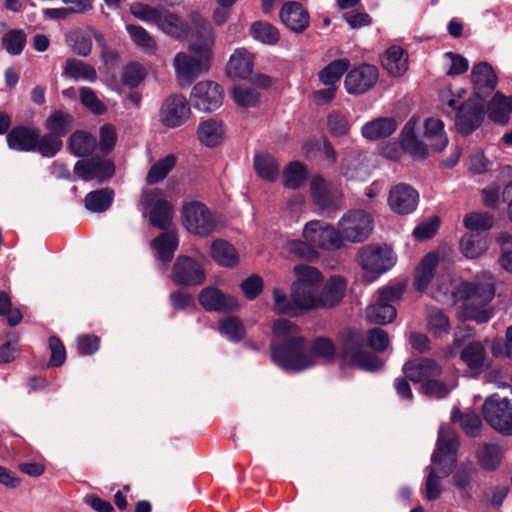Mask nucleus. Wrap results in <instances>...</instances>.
Wrapping results in <instances>:
<instances>
[{
    "label": "nucleus",
    "instance_id": "nucleus-21",
    "mask_svg": "<svg viewBox=\"0 0 512 512\" xmlns=\"http://www.w3.org/2000/svg\"><path fill=\"white\" fill-rule=\"evenodd\" d=\"M198 298L200 304L210 311L228 312L239 308L237 298L225 295L215 287H206Z\"/></svg>",
    "mask_w": 512,
    "mask_h": 512
},
{
    "label": "nucleus",
    "instance_id": "nucleus-20",
    "mask_svg": "<svg viewBox=\"0 0 512 512\" xmlns=\"http://www.w3.org/2000/svg\"><path fill=\"white\" fill-rule=\"evenodd\" d=\"M143 205L149 209V219L153 226L159 229H167L171 222L172 209L170 204L156 193H145L142 197Z\"/></svg>",
    "mask_w": 512,
    "mask_h": 512
},
{
    "label": "nucleus",
    "instance_id": "nucleus-3",
    "mask_svg": "<svg viewBox=\"0 0 512 512\" xmlns=\"http://www.w3.org/2000/svg\"><path fill=\"white\" fill-rule=\"evenodd\" d=\"M296 280L291 285V299L297 311L321 309L320 289L323 286V276L315 267L298 264L293 268Z\"/></svg>",
    "mask_w": 512,
    "mask_h": 512
},
{
    "label": "nucleus",
    "instance_id": "nucleus-18",
    "mask_svg": "<svg viewBox=\"0 0 512 512\" xmlns=\"http://www.w3.org/2000/svg\"><path fill=\"white\" fill-rule=\"evenodd\" d=\"M482 120V103L477 99H469L458 107L455 125L461 133L469 134L481 124Z\"/></svg>",
    "mask_w": 512,
    "mask_h": 512
},
{
    "label": "nucleus",
    "instance_id": "nucleus-47",
    "mask_svg": "<svg viewBox=\"0 0 512 512\" xmlns=\"http://www.w3.org/2000/svg\"><path fill=\"white\" fill-rule=\"evenodd\" d=\"M113 197V191L108 188L92 191L85 197V207L91 212H104L111 206Z\"/></svg>",
    "mask_w": 512,
    "mask_h": 512
},
{
    "label": "nucleus",
    "instance_id": "nucleus-53",
    "mask_svg": "<svg viewBox=\"0 0 512 512\" xmlns=\"http://www.w3.org/2000/svg\"><path fill=\"white\" fill-rule=\"evenodd\" d=\"M172 279L179 286L189 285L192 280V259L179 256L173 265Z\"/></svg>",
    "mask_w": 512,
    "mask_h": 512
},
{
    "label": "nucleus",
    "instance_id": "nucleus-55",
    "mask_svg": "<svg viewBox=\"0 0 512 512\" xmlns=\"http://www.w3.org/2000/svg\"><path fill=\"white\" fill-rule=\"evenodd\" d=\"M175 163L176 158L174 155H167L166 157L157 161L154 165H152L148 172L147 182L149 184H156L163 180L175 166Z\"/></svg>",
    "mask_w": 512,
    "mask_h": 512
},
{
    "label": "nucleus",
    "instance_id": "nucleus-46",
    "mask_svg": "<svg viewBox=\"0 0 512 512\" xmlns=\"http://www.w3.org/2000/svg\"><path fill=\"white\" fill-rule=\"evenodd\" d=\"M72 115L63 111H54L45 121V128L61 139L72 127Z\"/></svg>",
    "mask_w": 512,
    "mask_h": 512
},
{
    "label": "nucleus",
    "instance_id": "nucleus-30",
    "mask_svg": "<svg viewBox=\"0 0 512 512\" xmlns=\"http://www.w3.org/2000/svg\"><path fill=\"white\" fill-rule=\"evenodd\" d=\"M397 129L396 121L391 117H380L365 123L361 128L362 136L369 141L389 137Z\"/></svg>",
    "mask_w": 512,
    "mask_h": 512
},
{
    "label": "nucleus",
    "instance_id": "nucleus-7",
    "mask_svg": "<svg viewBox=\"0 0 512 512\" xmlns=\"http://www.w3.org/2000/svg\"><path fill=\"white\" fill-rule=\"evenodd\" d=\"M214 40L211 24L202 18L194 17V75L209 70Z\"/></svg>",
    "mask_w": 512,
    "mask_h": 512
},
{
    "label": "nucleus",
    "instance_id": "nucleus-36",
    "mask_svg": "<svg viewBox=\"0 0 512 512\" xmlns=\"http://www.w3.org/2000/svg\"><path fill=\"white\" fill-rule=\"evenodd\" d=\"M382 66L391 76H402L408 69V55L403 48L392 46L385 52Z\"/></svg>",
    "mask_w": 512,
    "mask_h": 512
},
{
    "label": "nucleus",
    "instance_id": "nucleus-15",
    "mask_svg": "<svg viewBox=\"0 0 512 512\" xmlns=\"http://www.w3.org/2000/svg\"><path fill=\"white\" fill-rule=\"evenodd\" d=\"M74 172L84 181L98 180L102 182L113 176L114 164L102 157L79 160L74 166Z\"/></svg>",
    "mask_w": 512,
    "mask_h": 512
},
{
    "label": "nucleus",
    "instance_id": "nucleus-60",
    "mask_svg": "<svg viewBox=\"0 0 512 512\" xmlns=\"http://www.w3.org/2000/svg\"><path fill=\"white\" fill-rule=\"evenodd\" d=\"M26 42V36L22 31L11 30L3 37V47L9 54L18 55L22 52Z\"/></svg>",
    "mask_w": 512,
    "mask_h": 512
},
{
    "label": "nucleus",
    "instance_id": "nucleus-34",
    "mask_svg": "<svg viewBox=\"0 0 512 512\" xmlns=\"http://www.w3.org/2000/svg\"><path fill=\"white\" fill-rule=\"evenodd\" d=\"M346 281L339 275L330 277L323 289H320V306L322 308H331L337 305L342 299L346 290Z\"/></svg>",
    "mask_w": 512,
    "mask_h": 512
},
{
    "label": "nucleus",
    "instance_id": "nucleus-37",
    "mask_svg": "<svg viewBox=\"0 0 512 512\" xmlns=\"http://www.w3.org/2000/svg\"><path fill=\"white\" fill-rule=\"evenodd\" d=\"M210 255L220 266L232 268L239 263V255L229 242L223 239H216L211 243Z\"/></svg>",
    "mask_w": 512,
    "mask_h": 512
},
{
    "label": "nucleus",
    "instance_id": "nucleus-40",
    "mask_svg": "<svg viewBox=\"0 0 512 512\" xmlns=\"http://www.w3.org/2000/svg\"><path fill=\"white\" fill-rule=\"evenodd\" d=\"M63 76L75 81L82 80L91 83L97 80L96 69L92 65L75 58L66 60Z\"/></svg>",
    "mask_w": 512,
    "mask_h": 512
},
{
    "label": "nucleus",
    "instance_id": "nucleus-4",
    "mask_svg": "<svg viewBox=\"0 0 512 512\" xmlns=\"http://www.w3.org/2000/svg\"><path fill=\"white\" fill-rule=\"evenodd\" d=\"M305 348V338L290 320L278 319L273 324L271 354L273 361L284 370L287 361H293Z\"/></svg>",
    "mask_w": 512,
    "mask_h": 512
},
{
    "label": "nucleus",
    "instance_id": "nucleus-11",
    "mask_svg": "<svg viewBox=\"0 0 512 512\" xmlns=\"http://www.w3.org/2000/svg\"><path fill=\"white\" fill-rule=\"evenodd\" d=\"M302 237L310 243L314 250L316 248L334 250L341 247L337 230L333 226L318 220H312L305 224Z\"/></svg>",
    "mask_w": 512,
    "mask_h": 512
},
{
    "label": "nucleus",
    "instance_id": "nucleus-64",
    "mask_svg": "<svg viewBox=\"0 0 512 512\" xmlns=\"http://www.w3.org/2000/svg\"><path fill=\"white\" fill-rule=\"evenodd\" d=\"M430 330L437 336L447 334L450 324L447 316L439 309H431L428 316Z\"/></svg>",
    "mask_w": 512,
    "mask_h": 512
},
{
    "label": "nucleus",
    "instance_id": "nucleus-16",
    "mask_svg": "<svg viewBox=\"0 0 512 512\" xmlns=\"http://www.w3.org/2000/svg\"><path fill=\"white\" fill-rule=\"evenodd\" d=\"M420 127V119L412 117L401 132V147L413 159L424 160L428 156V143L419 139L417 129Z\"/></svg>",
    "mask_w": 512,
    "mask_h": 512
},
{
    "label": "nucleus",
    "instance_id": "nucleus-45",
    "mask_svg": "<svg viewBox=\"0 0 512 512\" xmlns=\"http://www.w3.org/2000/svg\"><path fill=\"white\" fill-rule=\"evenodd\" d=\"M512 105L504 95L496 93L488 105V116L494 122L505 124L508 122Z\"/></svg>",
    "mask_w": 512,
    "mask_h": 512
},
{
    "label": "nucleus",
    "instance_id": "nucleus-25",
    "mask_svg": "<svg viewBox=\"0 0 512 512\" xmlns=\"http://www.w3.org/2000/svg\"><path fill=\"white\" fill-rule=\"evenodd\" d=\"M461 361L471 376L479 375L485 367L486 351L479 341L468 343L460 353Z\"/></svg>",
    "mask_w": 512,
    "mask_h": 512
},
{
    "label": "nucleus",
    "instance_id": "nucleus-38",
    "mask_svg": "<svg viewBox=\"0 0 512 512\" xmlns=\"http://www.w3.org/2000/svg\"><path fill=\"white\" fill-rule=\"evenodd\" d=\"M178 244V238L173 231L164 232L150 242L157 259L164 264L171 261Z\"/></svg>",
    "mask_w": 512,
    "mask_h": 512
},
{
    "label": "nucleus",
    "instance_id": "nucleus-48",
    "mask_svg": "<svg viewBox=\"0 0 512 512\" xmlns=\"http://www.w3.org/2000/svg\"><path fill=\"white\" fill-rule=\"evenodd\" d=\"M96 146V139L84 131H76L69 138L70 151L78 157L90 154Z\"/></svg>",
    "mask_w": 512,
    "mask_h": 512
},
{
    "label": "nucleus",
    "instance_id": "nucleus-42",
    "mask_svg": "<svg viewBox=\"0 0 512 512\" xmlns=\"http://www.w3.org/2000/svg\"><path fill=\"white\" fill-rule=\"evenodd\" d=\"M489 247V241L486 237L478 234H466L460 242V249L463 255L470 259L482 256Z\"/></svg>",
    "mask_w": 512,
    "mask_h": 512
},
{
    "label": "nucleus",
    "instance_id": "nucleus-56",
    "mask_svg": "<svg viewBox=\"0 0 512 512\" xmlns=\"http://www.w3.org/2000/svg\"><path fill=\"white\" fill-rule=\"evenodd\" d=\"M463 224L471 232H481L492 228L493 219L487 213L473 212L464 216Z\"/></svg>",
    "mask_w": 512,
    "mask_h": 512
},
{
    "label": "nucleus",
    "instance_id": "nucleus-43",
    "mask_svg": "<svg viewBox=\"0 0 512 512\" xmlns=\"http://www.w3.org/2000/svg\"><path fill=\"white\" fill-rule=\"evenodd\" d=\"M478 464L485 470L496 469L502 460V452L498 445L485 443L476 450Z\"/></svg>",
    "mask_w": 512,
    "mask_h": 512
},
{
    "label": "nucleus",
    "instance_id": "nucleus-9",
    "mask_svg": "<svg viewBox=\"0 0 512 512\" xmlns=\"http://www.w3.org/2000/svg\"><path fill=\"white\" fill-rule=\"evenodd\" d=\"M486 422L498 433L512 436V403L507 398L493 394L482 405Z\"/></svg>",
    "mask_w": 512,
    "mask_h": 512
},
{
    "label": "nucleus",
    "instance_id": "nucleus-8",
    "mask_svg": "<svg viewBox=\"0 0 512 512\" xmlns=\"http://www.w3.org/2000/svg\"><path fill=\"white\" fill-rule=\"evenodd\" d=\"M373 229V220L370 214L363 210H352L345 213L337 224L339 240L348 242H361L368 238Z\"/></svg>",
    "mask_w": 512,
    "mask_h": 512
},
{
    "label": "nucleus",
    "instance_id": "nucleus-58",
    "mask_svg": "<svg viewBox=\"0 0 512 512\" xmlns=\"http://www.w3.org/2000/svg\"><path fill=\"white\" fill-rule=\"evenodd\" d=\"M79 96L82 105L92 113L101 115L106 111V106L90 87H81L79 90Z\"/></svg>",
    "mask_w": 512,
    "mask_h": 512
},
{
    "label": "nucleus",
    "instance_id": "nucleus-10",
    "mask_svg": "<svg viewBox=\"0 0 512 512\" xmlns=\"http://www.w3.org/2000/svg\"><path fill=\"white\" fill-rule=\"evenodd\" d=\"M403 293L400 286L387 287L379 291L378 300L366 309L368 321L376 324H387L396 317V309L391 304Z\"/></svg>",
    "mask_w": 512,
    "mask_h": 512
},
{
    "label": "nucleus",
    "instance_id": "nucleus-12",
    "mask_svg": "<svg viewBox=\"0 0 512 512\" xmlns=\"http://www.w3.org/2000/svg\"><path fill=\"white\" fill-rule=\"evenodd\" d=\"M378 69L369 64L359 65L345 76L344 87L350 95H360L369 91L378 81Z\"/></svg>",
    "mask_w": 512,
    "mask_h": 512
},
{
    "label": "nucleus",
    "instance_id": "nucleus-2",
    "mask_svg": "<svg viewBox=\"0 0 512 512\" xmlns=\"http://www.w3.org/2000/svg\"><path fill=\"white\" fill-rule=\"evenodd\" d=\"M484 278L483 283L465 282L457 288L456 292L451 291L460 305V318L472 319L477 323H485L491 318L492 312L488 303L495 292L493 277L491 273H485Z\"/></svg>",
    "mask_w": 512,
    "mask_h": 512
},
{
    "label": "nucleus",
    "instance_id": "nucleus-33",
    "mask_svg": "<svg viewBox=\"0 0 512 512\" xmlns=\"http://www.w3.org/2000/svg\"><path fill=\"white\" fill-rule=\"evenodd\" d=\"M440 367L430 359H422L406 363L403 371L406 377L413 382H425L430 377L440 373Z\"/></svg>",
    "mask_w": 512,
    "mask_h": 512
},
{
    "label": "nucleus",
    "instance_id": "nucleus-19",
    "mask_svg": "<svg viewBox=\"0 0 512 512\" xmlns=\"http://www.w3.org/2000/svg\"><path fill=\"white\" fill-rule=\"evenodd\" d=\"M190 114V106L182 96L168 98L162 105L160 120L166 127L174 128L183 124Z\"/></svg>",
    "mask_w": 512,
    "mask_h": 512
},
{
    "label": "nucleus",
    "instance_id": "nucleus-63",
    "mask_svg": "<svg viewBox=\"0 0 512 512\" xmlns=\"http://www.w3.org/2000/svg\"><path fill=\"white\" fill-rule=\"evenodd\" d=\"M492 165V161L479 149L472 152L467 161V168L473 174L486 173L492 168Z\"/></svg>",
    "mask_w": 512,
    "mask_h": 512
},
{
    "label": "nucleus",
    "instance_id": "nucleus-6",
    "mask_svg": "<svg viewBox=\"0 0 512 512\" xmlns=\"http://www.w3.org/2000/svg\"><path fill=\"white\" fill-rule=\"evenodd\" d=\"M335 356L333 343L326 338H318L311 345H307L293 361L284 364V370L288 372H300L310 369L322 363L331 361Z\"/></svg>",
    "mask_w": 512,
    "mask_h": 512
},
{
    "label": "nucleus",
    "instance_id": "nucleus-51",
    "mask_svg": "<svg viewBox=\"0 0 512 512\" xmlns=\"http://www.w3.org/2000/svg\"><path fill=\"white\" fill-rule=\"evenodd\" d=\"M250 33L255 40L269 45L276 44L280 38L277 28L264 21L254 22L250 28Z\"/></svg>",
    "mask_w": 512,
    "mask_h": 512
},
{
    "label": "nucleus",
    "instance_id": "nucleus-13",
    "mask_svg": "<svg viewBox=\"0 0 512 512\" xmlns=\"http://www.w3.org/2000/svg\"><path fill=\"white\" fill-rule=\"evenodd\" d=\"M224 93L220 85L211 80H204L194 85V109L213 112L223 103Z\"/></svg>",
    "mask_w": 512,
    "mask_h": 512
},
{
    "label": "nucleus",
    "instance_id": "nucleus-62",
    "mask_svg": "<svg viewBox=\"0 0 512 512\" xmlns=\"http://www.w3.org/2000/svg\"><path fill=\"white\" fill-rule=\"evenodd\" d=\"M126 30L130 35L131 39L133 40V42L137 46L149 50H154L156 48L154 39L143 27L136 25H127Z\"/></svg>",
    "mask_w": 512,
    "mask_h": 512
},
{
    "label": "nucleus",
    "instance_id": "nucleus-41",
    "mask_svg": "<svg viewBox=\"0 0 512 512\" xmlns=\"http://www.w3.org/2000/svg\"><path fill=\"white\" fill-rule=\"evenodd\" d=\"M253 165L256 174L265 181L275 182L280 176V165L270 154L255 155Z\"/></svg>",
    "mask_w": 512,
    "mask_h": 512
},
{
    "label": "nucleus",
    "instance_id": "nucleus-44",
    "mask_svg": "<svg viewBox=\"0 0 512 512\" xmlns=\"http://www.w3.org/2000/svg\"><path fill=\"white\" fill-rule=\"evenodd\" d=\"M350 61L348 59H337L329 63L318 73V78L323 85L336 86L342 75L348 70Z\"/></svg>",
    "mask_w": 512,
    "mask_h": 512
},
{
    "label": "nucleus",
    "instance_id": "nucleus-57",
    "mask_svg": "<svg viewBox=\"0 0 512 512\" xmlns=\"http://www.w3.org/2000/svg\"><path fill=\"white\" fill-rule=\"evenodd\" d=\"M62 147V140L51 133L41 136L37 141L34 151L39 152L43 157H53Z\"/></svg>",
    "mask_w": 512,
    "mask_h": 512
},
{
    "label": "nucleus",
    "instance_id": "nucleus-28",
    "mask_svg": "<svg viewBox=\"0 0 512 512\" xmlns=\"http://www.w3.org/2000/svg\"><path fill=\"white\" fill-rule=\"evenodd\" d=\"M218 218L202 203L194 201V235L205 237L219 227Z\"/></svg>",
    "mask_w": 512,
    "mask_h": 512
},
{
    "label": "nucleus",
    "instance_id": "nucleus-49",
    "mask_svg": "<svg viewBox=\"0 0 512 512\" xmlns=\"http://www.w3.org/2000/svg\"><path fill=\"white\" fill-rule=\"evenodd\" d=\"M173 67L178 83L182 87L192 84V57L186 53H177L174 58Z\"/></svg>",
    "mask_w": 512,
    "mask_h": 512
},
{
    "label": "nucleus",
    "instance_id": "nucleus-32",
    "mask_svg": "<svg viewBox=\"0 0 512 512\" xmlns=\"http://www.w3.org/2000/svg\"><path fill=\"white\" fill-rule=\"evenodd\" d=\"M471 80L478 95L492 91L497 84L496 74L491 65L486 62L473 66Z\"/></svg>",
    "mask_w": 512,
    "mask_h": 512
},
{
    "label": "nucleus",
    "instance_id": "nucleus-5",
    "mask_svg": "<svg viewBox=\"0 0 512 512\" xmlns=\"http://www.w3.org/2000/svg\"><path fill=\"white\" fill-rule=\"evenodd\" d=\"M358 263L363 279L371 283L395 265L396 257L388 246L367 245L359 250Z\"/></svg>",
    "mask_w": 512,
    "mask_h": 512
},
{
    "label": "nucleus",
    "instance_id": "nucleus-29",
    "mask_svg": "<svg viewBox=\"0 0 512 512\" xmlns=\"http://www.w3.org/2000/svg\"><path fill=\"white\" fill-rule=\"evenodd\" d=\"M156 25L163 33L175 39L184 38L190 29L187 22L167 10H161Z\"/></svg>",
    "mask_w": 512,
    "mask_h": 512
},
{
    "label": "nucleus",
    "instance_id": "nucleus-14",
    "mask_svg": "<svg viewBox=\"0 0 512 512\" xmlns=\"http://www.w3.org/2000/svg\"><path fill=\"white\" fill-rule=\"evenodd\" d=\"M387 202L394 213L407 215L416 210L419 194L412 186L400 183L391 188Z\"/></svg>",
    "mask_w": 512,
    "mask_h": 512
},
{
    "label": "nucleus",
    "instance_id": "nucleus-52",
    "mask_svg": "<svg viewBox=\"0 0 512 512\" xmlns=\"http://www.w3.org/2000/svg\"><path fill=\"white\" fill-rule=\"evenodd\" d=\"M219 332L230 341L238 342L245 336V327L242 321L234 316H228L220 320Z\"/></svg>",
    "mask_w": 512,
    "mask_h": 512
},
{
    "label": "nucleus",
    "instance_id": "nucleus-54",
    "mask_svg": "<svg viewBox=\"0 0 512 512\" xmlns=\"http://www.w3.org/2000/svg\"><path fill=\"white\" fill-rule=\"evenodd\" d=\"M442 61L444 71L448 76L461 75L469 68L468 60L454 52H445L442 56Z\"/></svg>",
    "mask_w": 512,
    "mask_h": 512
},
{
    "label": "nucleus",
    "instance_id": "nucleus-17",
    "mask_svg": "<svg viewBox=\"0 0 512 512\" xmlns=\"http://www.w3.org/2000/svg\"><path fill=\"white\" fill-rule=\"evenodd\" d=\"M476 472V468L472 465L461 466L452 477L451 484L453 495L463 504L472 502L476 493Z\"/></svg>",
    "mask_w": 512,
    "mask_h": 512
},
{
    "label": "nucleus",
    "instance_id": "nucleus-23",
    "mask_svg": "<svg viewBox=\"0 0 512 512\" xmlns=\"http://www.w3.org/2000/svg\"><path fill=\"white\" fill-rule=\"evenodd\" d=\"M343 357L352 366L367 371H375L382 367V361L375 355L360 351L354 345L353 336H351L343 347Z\"/></svg>",
    "mask_w": 512,
    "mask_h": 512
},
{
    "label": "nucleus",
    "instance_id": "nucleus-24",
    "mask_svg": "<svg viewBox=\"0 0 512 512\" xmlns=\"http://www.w3.org/2000/svg\"><path fill=\"white\" fill-rule=\"evenodd\" d=\"M282 23L291 31L300 33L309 25V14L298 2H288L280 10Z\"/></svg>",
    "mask_w": 512,
    "mask_h": 512
},
{
    "label": "nucleus",
    "instance_id": "nucleus-1",
    "mask_svg": "<svg viewBox=\"0 0 512 512\" xmlns=\"http://www.w3.org/2000/svg\"><path fill=\"white\" fill-rule=\"evenodd\" d=\"M458 446L455 432L449 426L441 425L438 432L437 448L432 454L425 483V497L429 501L436 500L441 495V478L448 476L454 468Z\"/></svg>",
    "mask_w": 512,
    "mask_h": 512
},
{
    "label": "nucleus",
    "instance_id": "nucleus-31",
    "mask_svg": "<svg viewBox=\"0 0 512 512\" xmlns=\"http://www.w3.org/2000/svg\"><path fill=\"white\" fill-rule=\"evenodd\" d=\"M227 74L232 78H247L253 70V56L244 48L236 49L227 64Z\"/></svg>",
    "mask_w": 512,
    "mask_h": 512
},
{
    "label": "nucleus",
    "instance_id": "nucleus-27",
    "mask_svg": "<svg viewBox=\"0 0 512 512\" xmlns=\"http://www.w3.org/2000/svg\"><path fill=\"white\" fill-rule=\"evenodd\" d=\"M39 140L36 128L16 127L7 135V143L11 149L18 151H34Z\"/></svg>",
    "mask_w": 512,
    "mask_h": 512
},
{
    "label": "nucleus",
    "instance_id": "nucleus-35",
    "mask_svg": "<svg viewBox=\"0 0 512 512\" xmlns=\"http://www.w3.org/2000/svg\"><path fill=\"white\" fill-rule=\"evenodd\" d=\"M423 139L429 147L437 152L442 151L448 144V137L444 131V123L438 118H428L424 123Z\"/></svg>",
    "mask_w": 512,
    "mask_h": 512
},
{
    "label": "nucleus",
    "instance_id": "nucleus-59",
    "mask_svg": "<svg viewBox=\"0 0 512 512\" xmlns=\"http://www.w3.org/2000/svg\"><path fill=\"white\" fill-rule=\"evenodd\" d=\"M232 97L236 104L241 107L255 106L260 99L259 93L247 86L234 87Z\"/></svg>",
    "mask_w": 512,
    "mask_h": 512
},
{
    "label": "nucleus",
    "instance_id": "nucleus-26",
    "mask_svg": "<svg viewBox=\"0 0 512 512\" xmlns=\"http://www.w3.org/2000/svg\"><path fill=\"white\" fill-rule=\"evenodd\" d=\"M440 255L436 251L426 254L418 264L414 273V287L417 291L427 289L434 277L435 269L439 264Z\"/></svg>",
    "mask_w": 512,
    "mask_h": 512
},
{
    "label": "nucleus",
    "instance_id": "nucleus-39",
    "mask_svg": "<svg viewBox=\"0 0 512 512\" xmlns=\"http://www.w3.org/2000/svg\"><path fill=\"white\" fill-rule=\"evenodd\" d=\"M197 135L202 145L215 147L224 140L225 131L221 122L208 119L199 124Z\"/></svg>",
    "mask_w": 512,
    "mask_h": 512
},
{
    "label": "nucleus",
    "instance_id": "nucleus-22",
    "mask_svg": "<svg viewBox=\"0 0 512 512\" xmlns=\"http://www.w3.org/2000/svg\"><path fill=\"white\" fill-rule=\"evenodd\" d=\"M310 192L316 205L322 210L336 207L341 198L340 193L319 175L312 177Z\"/></svg>",
    "mask_w": 512,
    "mask_h": 512
},
{
    "label": "nucleus",
    "instance_id": "nucleus-50",
    "mask_svg": "<svg viewBox=\"0 0 512 512\" xmlns=\"http://www.w3.org/2000/svg\"><path fill=\"white\" fill-rule=\"evenodd\" d=\"M306 178V167L298 161L289 163L283 170V185L286 188L296 189L300 187Z\"/></svg>",
    "mask_w": 512,
    "mask_h": 512
},
{
    "label": "nucleus",
    "instance_id": "nucleus-61",
    "mask_svg": "<svg viewBox=\"0 0 512 512\" xmlns=\"http://www.w3.org/2000/svg\"><path fill=\"white\" fill-rule=\"evenodd\" d=\"M69 44L73 52L79 56L89 55L92 49V40L90 35L82 31H77L71 34Z\"/></svg>",
    "mask_w": 512,
    "mask_h": 512
}]
</instances>
